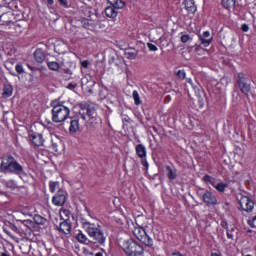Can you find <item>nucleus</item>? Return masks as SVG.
<instances>
[{"mask_svg":"<svg viewBox=\"0 0 256 256\" xmlns=\"http://www.w3.org/2000/svg\"><path fill=\"white\" fill-rule=\"evenodd\" d=\"M82 226L96 245H105L107 235H105V232H103L101 226L95 225L87 220L82 222Z\"/></svg>","mask_w":256,"mask_h":256,"instance_id":"nucleus-1","label":"nucleus"},{"mask_svg":"<svg viewBox=\"0 0 256 256\" xmlns=\"http://www.w3.org/2000/svg\"><path fill=\"white\" fill-rule=\"evenodd\" d=\"M0 170L2 173L7 171L8 173H15L16 175L23 174V166H21L13 156H7L2 159Z\"/></svg>","mask_w":256,"mask_h":256,"instance_id":"nucleus-2","label":"nucleus"},{"mask_svg":"<svg viewBox=\"0 0 256 256\" xmlns=\"http://www.w3.org/2000/svg\"><path fill=\"white\" fill-rule=\"evenodd\" d=\"M79 117L86 122L88 127H97V110L93 106H81Z\"/></svg>","mask_w":256,"mask_h":256,"instance_id":"nucleus-3","label":"nucleus"},{"mask_svg":"<svg viewBox=\"0 0 256 256\" xmlns=\"http://www.w3.org/2000/svg\"><path fill=\"white\" fill-rule=\"evenodd\" d=\"M121 247L128 256H144L143 246L137 244L132 239H128L122 242Z\"/></svg>","mask_w":256,"mask_h":256,"instance_id":"nucleus-4","label":"nucleus"},{"mask_svg":"<svg viewBox=\"0 0 256 256\" xmlns=\"http://www.w3.org/2000/svg\"><path fill=\"white\" fill-rule=\"evenodd\" d=\"M70 113L71 111L63 105L54 106L52 109V121L54 123H63L69 117Z\"/></svg>","mask_w":256,"mask_h":256,"instance_id":"nucleus-5","label":"nucleus"},{"mask_svg":"<svg viewBox=\"0 0 256 256\" xmlns=\"http://www.w3.org/2000/svg\"><path fill=\"white\" fill-rule=\"evenodd\" d=\"M133 235L140 243H143V245L153 247V239L147 235V232L141 225L138 224V227H134Z\"/></svg>","mask_w":256,"mask_h":256,"instance_id":"nucleus-6","label":"nucleus"},{"mask_svg":"<svg viewBox=\"0 0 256 256\" xmlns=\"http://www.w3.org/2000/svg\"><path fill=\"white\" fill-rule=\"evenodd\" d=\"M194 93L195 94H192V96L189 94V96L194 101L195 107H198V109H203L206 101L205 93H203V91H201L199 88H194Z\"/></svg>","mask_w":256,"mask_h":256,"instance_id":"nucleus-7","label":"nucleus"},{"mask_svg":"<svg viewBox=\"0 0 256 256\" xmlns=\"http://www.w3.org/2000/svg\"><path fill=\"white\" fill-rule=\"evenodd\" d=\"M239 205L242 211H246V213H251L253 208L255 207V203L251 201V199L247 196H242L239 200Z\"/></svg>","mask_w":256,"mask_h":256,"instance_id":"nucleus-8","label":"nucleus"},{"mask_svg":"<svg viewBox=\"0 0 256 256\" xmlns=\"http://www.w3.org/2000/svg\"><path fill=\"white\" fill-rule=\"evenodd\" d=\"M65 201H67V193L63 190H59L57 194L52 198V203L57 207H63L65 205Z\"/></svg>","mask_w":256,"mask_h":256,"instance_id":"nucleus-9","label":"nucleus"},{"mask_svg":"<svg viewBox=\"0 0 256 256\" xmlns=\"http://www.w3.org/2000/svg\"><path fill=\"white\" fill-rule=\"evenodd\" d=\"M31 140L36 147H43L45 143V139H43V135L40 133L31 134Z\"/></svg>","mask_w":256,"mask_h":256,"instance_id":"nucleus-10","label":"nucleus"},{"mask_svg":"<svg viewBox=\"0 0 256 256\" xmlns=\"http://www.w3.org/2000/svg\"><path fill=\"white\" fill-rule=\"evenodd\" d=\"M9 23V29L12 33H16V35H21V33H23V31H25V27H23V25L19 24V23H15V22H7Z\"/></svg>","mask_w":256,"mask_h":256,"instance_id":"nucleus-11","label":"nucleus"},{"mask_svg":"<svg viewBox=\"0 0 256 256\" xmlns=\"http://www.w3.org/2000/svg\"><path fill=\"white\" fill-rule=\"evenodd\" d=\"M199 39L204 47H208V45H211V41H213V37H211V33L209 31H205L203 34H200Z\"/></svg>","mask_w":256,"mask_h":256,"instance_id":"nucleus-12","label":"nucleus"},{"mask_svg":"<svg viewBox=\"0 0 256 256\" xmlns=\"http://www.w3.org/2000/svg\"><path fill=\"white\" fill-rule=\"evenodd\" d=\"M202 199L207 205H217V198L211 192L204 193Z\"/></svg>","mask_w":256,"mask_h":256,"instance_id":"nucleus-13","label":"nucleus"},{"mask_svg":"<svg viewBox=\"0 0 256 256\" xmlns=\"http://www.w3.org/2000/svg\"><path fill=\"white\" fill-rule=\"evenodd\" d=\"M58 231H60V233H63L64 235H69L71 233V224H69L67 220H64L60 223Z\"/></svg>","mask_w":256,"mask_h":256,"instance_id":"nucleus-14","label":"nucleus"},{"mask_svg":"<svg viewBox=\"0 0 256 256\" xmlns=\"http://www.w3.org/2000/svg\"><path fill=\"white\" fill-rule=\"evenodd\" d=\"M184 6L186 11H188V13H196L197 11V6L195 5V1L193 0H185L184 1Z\"/></svg>","mask_w":256,"mask_h":256,"instance_id":"nucleus-15","label":"nucleus"},{"mask_svg":"<svg viewBox=\"0 0 256 256\" xmlns=\"http://www.w3.org/2000/svg\"><path fill=\"white\" fill-rule=\"evenodd\" d=\"M117 9H122V8H115V6H108L105 9V13L111 19H115V17H117L118 15Z\"/></svg>","mask_w":256,"mask_h":256,"instance_id":"nucleus-16","label":"nucleus"},{"mask_svg":"<svg viewBox=\"0 0 256 256\" xmlns=\"http://www.w3.org/2000/svg\"><path fill=\"white\" fill-rule=\"evenodd\" d=\"M79 129H80L79 120L77 118L72 119L70 121V127H69L70 133H77Z\"/></svg>","mask_w":256,"mask_h":256,"instance_id":"nucleus-17","label":"nucleus"},{"mask_svg":"<svg viewBox=\"0 0 256 256\" xmlns=\"http://www.w3.org/2000/svg\"><path fill=\"white\" fill-rule=\"evenodd\" d=\"M238 87L241 93H243L244 95H249V91H251V86L247 83V81L239 82Z\"/></svg>","mask_w":256,"mask_h":256,"instance_id":"nucleus-18","label":"nucleus"},{"mask_svg":"<svg viewBox=\"0 0 256 256\" xmlns=\"http://www.w3.org/2000/svg\"><path fill=\"white\" fill-rule=\"evenodd\" d=\"M93 85H95V82L88 81L87 78L82 79V87H83V89L88 91V93H93V90L91 89V87H93Z\"/></svg>","mask_w":256,"mask_h":256,"instance_id":"nucleus-19","label":"nucleus"},{"mask_svg":"<svg viewBox=\"0 0 256 256\" xmlns=\"http://www.w3.org/2000/svg\"><path fill=\"white\" fill-rule=\"evenodd\" d=\"M34 59L37 61V63H43L45 61V54L43 53V50L37 49L34 52Z\"/></svg>","mask_w":256,"mask_h":256,"instance_id":"nucleus-20","label":"nucleus"},{"mask_svg":"<svg viewBox=\"0 0 256 256\" xmlns=\"http://www.w3.org/2000/svg\"><path fill=\"white\" fill-rule=\"evenodd\" d=\"M136 153L140 159H143V157H147V150L145 149V146L143 144H138L136 146Z\"/></svg>","mask_w":256,"mask_h":256,"instance_id":"nucleus-21","label":"nucleus"},{"mask_svg":"<svg viewBox=\"0 0 256 256\" xmlns=\"http://www.w3.org/2000/svg\"><path fill=\"white\" fill-rule=\"evenodd\" d=\"M11 95H13V86L7 84L4 86L2 97L7 99V97H11Z\"/></svg>","mask_w":256,"mask_h":256,"instance_id":"nucleus-22","label":"nucleus"},{"mask_svg":"<svg viewBox=\"0 0 256 256\" xmlns=\"http://www.w3.org/2000/svg\"><path fill=\"white\" fill-rule=\"evenodd\" d=\"M108 3L112 7H115V9H123V7H125V2L121 0H108Z\"/></svg>","mask_w":256,"mask_h":256,"instance_id":"nucleus-23","label":"nucleus"},{"mask_svg":"<svg viewBox=\"0 0 256 256\" xmlns=\"http://www.w3.org/2000/svg\"><path fill=\"white\" fill-rule=\"evenodd\" d=\"M124 55L127 59H135L138 55V51L130 48L125 50Z\"/></svg>","mask_w":256,"mask_h":256,"instance_id":"nucleus-24","label":"nucleus"},{"mask_svg":"<svg viewBox=\"0 0 256 256\" xmlns=\"http://www.w3.org/2000/svg\"><path fill=\"white\" fill-rule=\"evenodd\" d=\"M166 171H168L167 173V177L168 179H170L171 181H173V179H177V171L171 169L170 166H166Z\"/></svg>","mask_w":256,"mask_h":256,"instance_id":"nucleus-25","label":"nucleus"},{"mask_svg":"<svg viewBox=\"0 0 256 256\" xmlns=\"http://www.w3.org/2000/svg\"><path fill=\"white\" fill-rule=\"evenodd\" d=\"M34 222L37 225H45L47 223V219L43 218V216H41V215H35Z\"/></svg>","mask_w":256,"mask_h":256,"instance_id":"nucleus-26","label":"nucleus"},{"mask_svg":"<svg viewBox=\"0 0 256 256\" xmlns=\"http://www.w3.org/2000/svg\"><path fill=\"white\" fill-rule=\"evenodd\" d=\"M60 143H61V141L58 138H53L51 141L52 150H54L56 153H57V151H59Z\"/></svg>","mask_w":256,"mask_h":256,"instance_id":"nucleus-27","label":"nucleus"},{"mask_svg":"<svg viewBox=\"0 0 256 256\" xmlns=\"http://www.w3.org/2000/svg\"><path fill=\"white\" fill-rule=\"evenodd\" d=\"M132 97L134 99L135 105H141V97L139 96V92H137V90L133 91Z\"/></svg>","mask_w":256,"mask_h":256,"instance_id":"nucleus-28","label":"nucleus"},{"mask_svg":"<svg viewBox=\"0 0 256 256\" xmlns=\"http://www.w3.org/2000/svg\"><path fill=\"white\" fill-rule=\"evenodd\" d=\"M222 4L226 9H231L235 7V0H222Z\"/></svg>","mask_w":256,"mask_h":256,"instance_id":"nucleus-29","label":"nucleus"},{"mask_svg":"<svg viewBox=\"0 0 256 256\" xmlns=\"http://www.w3.org/2000/svg\"><path fill=\"white\" fill-rule=\"evenodd\" d=\"M215 189L217 191H219L220 193H224L225 189H227V184L221 182V183H216V185L214 186Z\"/></svg>","mask_w":256,"mask_h":256,"instance_id":"nucleus-30","label":"nucleus"},{"mask_svg":"<svg viewBox=\"0 0 256 256\" xmlns=\"http://www.w3.org/2000/svg\"><path fill=\"white\" fill-rule=\"evenodd\" d=\"M9 14H2L0 15V23H2V25H8L9 23H13L12 21L7 20Z\"/></svg>","mask_w":256,"mask_h":256,"instance_id":"nucleus-31","label":"nucleus"},{"mask_svg":"<svg viewBox=\"0 0 256 256\" xmlns=\"http://www.w3.org/2000/svg\"><path fill=\"white\" fill-rule=\"evenodd\" d=\"M76 239L79 241V243H87V236H85V234L82 232L77 234Z\"/></svg>","mask_w":256,"mask_h":256,"instance_id":"nucleus-32","label":"nucleus"},{"mask_svg":"<svg viewBox=\"0 0 256 256\" xmlns=\"http://www.w3.org/2000/svg\"><path fill=\"white\" fill-rule=\"evenodd\" d=\"M48 67L51 71H59V63L57 62H48Z\"/></svg>","mask_w":256,"mask_h":256,"instance_id":"nucleus-33","label":"nucleus"},{"mask_svg":"<svg viewBox=\"0 0 256 256\" xmlns=\"http://www.w3.org/2000/svg\"><path fill=\"white\" fill-rule=\"evenodd\" d=\"M58 186H59V182H50L49 187H50L51 193H55Z\"/></svg>","mask_w":256,"mask_h":256,"instance_id":"nucleus-34","label":"nucleus"},{"mask_svg":"<svg viewBox=\"0 0 256 256\" xmlns=\"http://www.w3.org/2000/svg\"><path fill=\"white\" fill-rule=\"evenodd\" d=\"M15 69H16V72H17L19 75L25 73V69H23V65H21V64H17L16 67H15Z\"/></svg>","mask_w":256,"mask_h":256,"instance_id":"nucleus-35","label":"nucleus"},{"mask_svg":"<svg viewBox=\"0 0 256 256\" xmlns=\"http://www.w3.org/2000/svg\"><path fill=\"white\" fill-rule=\"evenodd\" d=\"M122 123H123V127L125 129V127H128L129 123H131V119L129 117H125L122 119Z\"/></svg>","mask_w":256,"mask_h":256,"instance_id":"nucleus-36","label":"nucleus"},{"mask_svg":"<svg viewBox=\"0 0 256 256\" xmlns=\"http://www.w3.org/2000/svg\"><path fill=\"white\" fill-rule=\"evenodd\" d=\"M81 23H82V26L84 27V29H89V27H91V24L89 23V20H87V19H83L81 21Z\"/></svg>","mask_w":256,"mask_h":256,"instance_id":"nucleus-37","label":"nucleus"},{"mask_svg":"<svg viewBox=\"0 0 256 256\" xmlns=\"http://www.w3.org/2000/svg\"><path fill=\"white\" fill-rule=\"evenodd\" d=\"M191 39V36L189 34H184L181 36L182 43H187Z\"/></svg>","mask_w":256,"mask_h":256,"instance_id":"nucleus-38","label":"nucleus"},{"mask_svg":"<svg viewBox=\"0 0 256 256\" xmlns=\"http://www.w3.org/2000/svg\"><path fill=\"white\" fill-rule=\"evenodd\" d=\"M245 81H247V79L245 78V74L244 73H239L238 74V83H243V82H245Z\"/></svg>","mask_w":256,"mask_h":256,"instance_id":"nucleus-39","label":"nucleus"},{"mask_svg":"<svg viewBox=\"0 0 256 256\" xmlns=\"http://www.w3.org/2000/svg\"><path fill=\"white\" fill-rule=\"evenodd\" d=\"M177 77H178L179 79H185V77H186L185 71H184V70H179V71L177 72Z\"/></svg>","mask_w":256,"mask_h":256,"instance_id":"nucleus-40","label":"nucleus"},{"mask_svg":"<svg viewBox=\"0 0 256 256\" xmlns=\"http://www.w3.org/2000/svg\"><path fill=\"white\" fill-rule=\"evenodd\" d=\"M203 181H205L206 183H213V178L209 175H205L203 177Z\"/></svg>","mask_w":256,"mask_h":256,"instance_id":"nucleus-41","label":"nucleus"},{"mask_svg":"<svg viewBox=\"0 0 256 256\" xmlns=\"http://www.w3.org/2000/svg\"><path fill=\"white\" fill-rule=\"evenodd\" d=\"M147 47L150 51H157V46H155L154 44L148 43Z\"/></svg>","mask_w":256,"mask_h":256,"instance_id":"nucleus-42","label":"nucleus"},{"mask_svg":"<svg viewBox=\"0 0 256 256\" xmlns=\"http://www.w3.org/2000/svg\"><path fill=\"white\" fill-rule=\"evenodd\" d=\"M82 67H84V69H89V61L87 60H84L82 63H81Z\"/></svg>","mask_w":256,"mask_h":256,"instance_id":"nucleus-43","label":"nucleus"},{"mask_svg":"<svg viewBox=\"0 0 256 256\" xmlns=\"http://www.w3.org/2000/svg\"><path fill=\"white\" fill-rule=\"evenodd\" d=\"M187 83H189V85H190V87H192L193 91H195V88L199 89V87L193 85V81L191 79H188Z\"/></svg>","mask_w":256,"mask_h":256,"instance_id":"nucleus-44","label":"nucleus"},{"mask_svg":"<svg viewBox=\"0 0 256 256\" xmlns=\"http://www.w3.org/2000/svg\"><path fill=\"white\" fill-rule=\"evenodd\" d=\"M241 29L244 31V33H247V31H249V26L247 24H243Z\"/></svg>","mask_w":256,"mask_h":256,"instance_id":"nucleus-45","label":"nucleus"},{"mask_svg":"<svg viewBox=\"0 0 256 256\" xmlns=\"http://www.w3.org/2000/svg\"><path fill=\"white\" fill-rule=\"evenodd\" d=\"M63 215H66L67 217H69V215H71V212H69V210H62L61 216L63 217Z\"/></svg>","mask_w":256,"mask_h":256,"instance_id":"nucleus-46","label":"nucleus"},{"mask_svg":"<svg viewBox=\"0 0 256 256\" xmlns=\"http://www.w3.org/2000/svg\"><path fill=\"white\" fill-rule=\"evenodd\" d=\"M59 3H61V5H63L64 7H67V0H58Z\"/></svg>","mask_w":256,"mask_h":256,"instance_id":"nucleus-47","label":"nucleus"},{"mask_svg":"<svg viewBox=\"0 0 256 256\" xmlns=\"http://www.w3.org/2000/svg\"><path fill=\"white\" fill-rule=\"evenodd\" d=\"M227 237H228V239H233V233H231V231H228Z\"/></svg>","mask_w":256,"mask_h":256,"instance_id":"nucleus-48","label":"nucleus"},{"mask_svg":"<svg viewBox=\"0 0 256 256\" xmlns=\"http://www.w3.org/2000/svg\"><path fill=\"white\" fill-rule=\"evenodd\" d=\"M172 256H182V255L179 252H175V253L172 254Z\"/></svg>","mask_w":256,"mask_h":256,"instance_id":"nucleus-49","label":"nucleus"},{"mask_svg":"<svg viewBox=\"0 0 256 256\" xmlns=\"http://www.w3.org/2000/svg\"><path fill=\"white\" fill-rule=\"evenodd\" d=\"M143 165H144V167H146V169L149 167V163H147V162H144Z\"/></svg>","mask_w":256,"mask_h":256,"instance_id":"nucleus-50","label":"nucleus"},{"mask_svg":"<svg viewBox=\"0 0 256 256\" xmlns=\"http://www.w3.org/2000/svg\"><path fill=\"white\" fill-rule=\"evenodd\" d=\"M47 3H48L49 5H53V0H47Z\"/></svg>","mask_w":256,"mask_h":256,"instance_id":"nucleus-51","label":"nucleus"},{"mask_svg":"<svg viewBox=\"0 0 256 256\" xmlns=\"http://www.w3.org/2000/svg\"><path fill=\"white\" fill-rule=\"evenodd\" d=\"M95 256H103V253L98 252V253H96V255H95Z\"/></svg>","mask_w":256,"mask_h":256,"instance_id":"nucleus-52","label":"nucleus"},{"mask_svg":"<svg viewBox=\"0 0 256 256\" xmlns=\"http://www.w3.org/2000/svg\"><path fill=\"white\" fill-rule=\"evenodd\" d=\"M211 256H219L217 253H212Z\"/></svg>","mask_w":256,"mask_h":256,"instance_id":"nucleus-53","label":"nucleus"},{"mask_svg":"<svg viewBox=\"0 0 256 256\" xmlns=\"http://www.w3.org/2000/svg\"><path fill=\"white\" fill-rule=\"evenodd\" d=\"M139 219H141V217H137L136 222L139 223Z\"/></svg>","mask_w":256,"mask_h":256,"instance_id":"nucleus-54","label":"nucleus"},{"mask_svg":"<svg viewBox=\"0 0 256 256\" xmlns=\"http://www.w3.org/2000/svg\"><path fill=\"white\" fill-rule=\"evenodd\" d=\"M1 256H9L8 254L2 253Z\"/></svg>","mask_w":256,"mask_h":256,"instance_id":"nucleus-55","label":"nucleus"},{"mask_svg":"<svg viewBox=\"0 0 256 256\" xmlns=\"http://www.w3.org/2000/svg\"><path fill=\"white\" fill-rule=\"evenodd\" d=\"M68 87H69V89H71V88L73 87V85L69 84V86H68Z\"/></svg>","mask_w":256,"mask_h":256,"instance_id":"nucleus-56","label":"nucleus"},{"mask_svg":"<svg viewBox=\"0 0 256 256\" xmlns=\"http://www.w3.org/2000/svg\"><path fill=\"white\" fill-rule=\"evenodd\" d=\"M203 53H208L206 50H202Z\"/></svg>","mask_w":256,"mask_h":256,"instance_id":"nucleus-57","label":"nucleus"},{"mask_svg":"<svg viewBox=\"0 0 256 256\" xmlns=\"http://www.w3.org/2000/svg\"><path fill=\"white\" fill-rule=\"evenodd\" d=\"M231 231H235V228H232Z\"/></svg>","mask_w":256,"mask_h":256,"instance_id":"nucleus-58","label":"nucleus"}]
</instances>
